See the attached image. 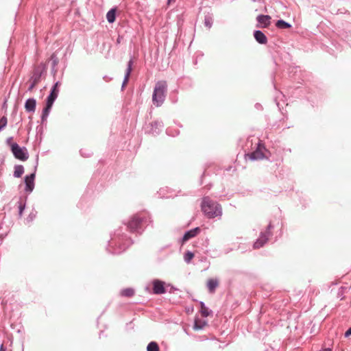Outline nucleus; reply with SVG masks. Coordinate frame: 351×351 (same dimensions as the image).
<instances>
[{
    "label": "nucleus",
    "mask_w": 351,
    "mask_h": 351,
    "mask_svg": "<svg viewBox=\"0 0 351 351\" xmlns=\"http://www.w3.org/2000/svg\"><path fill=\"white\" fill-rule=\"evenodd\" d=\"M34 178L35 173H32L29 176H27L25 178V182L26 185V191H32L34 187Z\"/></svg>",
    "instance_id": "1a4fd4ad"
},
{
    "label": "nucleus",
    "mask_w": 351,
    "mask_h": 351,
    "mask_svg": "<svg viewBox=\"0 0 351 351\" xmlns=\"http://www.w3.org/2000/svg\"><path fill=\"white\" fill-rule=\"evenodd\" d=\"M256 40L261 44H266L267 43V38L266 36L259 30H256L254 34Z\"/></svg>",
    "instance_id": "9d476101"
},
{
    "label": "nucleus",
    "mask_w": 351,
    "mask_h": 351,
    "mask_svg": "<svg viewBox=\"0 0 351 351\" xmlns=\"http://www.w3.org/2000/svg\"><path fill=\"white\" fill-rule=\"evenodd\" d=\"M131 71H132V61L130 60L128 62V68H127V70H126V73H125V80H124V82H123V85H125L128 82V78H129V76L130 75Z\"/></svg>",
    "instance_id": "4be33fe9"
},
{
    "label": "nucleus",
    "mask_w": 351,
    "mask_h": 351,
    "mask_svg": "<svg viewBox=\"0 0 351 351\" xmlns=\"http://www.w3.org/2000/svg\"><path fill=\"white\" fill-rule=\"evenodd\" d=\"M201 306V314L203 317H206L210 315V311L203 302L200 303Z\"/></svg>",
    "instance_id": "412c9836"
},
{
    "label": "nucleus",
    "mask_w": 351,
    "mask_h": 351,
    "mask_svg": "<svg viewBox=\"0 0 351 351\" xmlns=\"http://www.w3.org/2000/svg\"><path fill=\"white\" fill-rule=\"evenodd\" d=\"M270 236L269 230H267L265 232H262L259 237V238L256 240V241L254 243V248L258 249L264 245L269 239Z\"/></svg>",
    "instance_id": "0eeeda50"
},
{
    "label": "nucleus",
    "mask_w": 351,
    "mask_h": 351,
    "mask_svg": "<svg viewBox=\"0 0 351 351\" xmlns=\"http://www.w3.org/2000/svg\"><path fill=\"white\" fill-rule=\"evenodd\" d=\"M144 217L138 215H134L128 222V227L131 232H134L141 228Z\"/></svg>",
    "instance_id": "423d86ee"
},
{
    "label": "nucleus",
    "mask_w": 351,
    "mask_h": 351,
    "mask_svg": "<svg viewBox=\"0 0 351 351\" xmlns=\"http://www.w3.org/2000/svg\"><path fill=\"white\" fill-rule=\"evenodd\" d=\"M218 285L219 282L217 279H209L207 282V287L210 293H213Z\"/></svg>",
    "instance_id": "2eb2a0df"
},
{
    "label": "nucleus",
    "mask_w": 351,
    "mask_h": 351,
    "mask_svg": "<svg viewBox=\"0 0 351 351\" xmlns=\"http://www.w3.org/2000/svg\"><path fill=\"white\" fill-rule=\"evenodd\" d=\"M36 101L34 99H28L25 104V108L27 112H34L36 109Z\"/></svg>",
    "instance_id": "ddd939ff"
},
{
    "label": "nucleus",
    "mask_w": 351,
    "mask_h": 351,
    "mask_svg": "<svg viewBox=\"0 0 351 351\" xmlns=\"http://www.w3.org/2000/svg\"><path fill=\"white\" fill-rule=\"evenodd\" d=\"M147 351H159V347L157 343L154 341L150 342L147 347Z\"/></svg>",
    "instance_id": "aec40b11"
},
{
    "label": "nucleus",
    "mask_w": 351,
    "mask_h": 351,
    "mask_svg": "<svg viewBox=\"0 0 351 351\" xmlns=\"http://www.w3.org/2000/svg\"><path fill=\"white\" fill-rule=\"evenodd\" d=\"M121 295L125 297H132L134 295V290L132 288H126L121 291Z\"/></svg>",
    "instance_id": "dca6fc26"
},
{
    "label": "nucleus",
    "mask_w": 351,
    "mask_h": 351,
    "mask_svg": "<svg viewBox=\"0 0 351 351\" xmlns=\"http://www.w3.org/2000/svg\"><path fill=\"white\" fill-rule=\"evenodd\" d=\"M175 1H176V0H168L167 4L170 5L171 3H174Z\"/></svg>",
    "instance_id": "cd10ccee"
},
{
    "label": "nucleus",
    "mask_w": 351,
    "mask_h": 351,
    "mask_svg": "<svg viewBox=\"0 0 351 351\" xmlns=\"http://www.w3.org/2000/svg\"><path fill=\"white\" fill-rule=\"evenodd\" d=\"M12 138H9L8 140H7V143L8 145H10V146L11 147V144L12 143Z\"/></svg>",
    "instance_id": "a878e982"
},
{
    "label": "nucleus",
    "mask_w": 351,
    "mask_h": 351,
    "mask_svg": "<svg viewBox=\"0 0 351 351\" xmlns=\"http://www.w3.org/2000/svg\"><path fill=\"white\" fill-rule=\"evenodd\" d=\"M35 85H36V82H34V83L29 88V90H32V88L34 87Z\"/></svg>",
    "instance_id": "bb28decb"
},
{
    "label": "nucleus",
    "mask_w": 351,
    "mask_h": 351,
    "mask_svg": "<svg viewBox=\"0 0 351 351\" xmlns=\"http://www.w3.org/2000/svg\"><path fill=\"white\" fill-rule=\"evenodd\" d=\"M271 16L269 15H259L257 16V21L262 24V27H267L270 25Z\"/></svg>",
    "instance_id": "9b49d317"
},
{
    "label": "nucleus",
    "mask_w": 351,
    "mask_h": 351,
    "mask_svg": "<svg viewBox=\"0 0 351 351\" xmlns=\"http://www.w3.org/2000/svg\"><path fill=\"white\" fill-rule=\"evenodd\" d=\"M11 150L16 158L23 161L27 160L28 153L26 148L21 147L17 143H12Z\"/></svg>",
    "instance_id": "20e7f679"
},
{
    "label": "nucleus",
    "mask_w": 351,
    "mask_h": 351,
    "mask_svg": "<svg viewBox=\"0 0 351 351\" xmlns=\"http://www.w3.org/2000/svg\"><path fill=\"white\" fill-rule=\"evenodd\" d=\"M201 208L205 216L209 219L221 216L222 214L221 206L208 197L203 198Z\"/></svg>",
    "instance_id": "f257e3e1"
},
{
    "label": "nucleus",
    "mask_w": 351,
    "mask_h": 351,
    "mask_svg": "<svg viewBox=\"0 0 351 351\" xmlns=\"http://www.w3.org/2000/svg\"><path fill=\"white\" fill-rule=\"evenodd\" d=\"M194 257V254L193 253H192L191 252H187L185 254H184V261L189 263L191 260L192 258Z\"/></svg>",
    "instance_id": "5701e85b"
},
{
    "label": "nucleus",
    "mask_w": 351,
    "mask_h": 351,
    "mask_svg": "<svg viewBox=\"0 0 351 351\" xmlns=\"http://www.w3.org/2000/svg\"><path fill=\"white\" fill-rule=\"evenodd\" d=\"M107 20L109 23H113L115 21V10L112 9L106 14Z\"/></svg>",
    "instance_id": "6ab92c4d"
},
{
    "label": "nucleus",
    "mask_w": 351,
    "mask_h": 351,
    "mask_svg": "<svg viewBox=\"0 0 351 351\" xmlns=\"http://www.w3.org/2000/svg\"><path fill=\"white\" fill-rule=\"evenodd\" d=\"M199 232V228H195L188 232H186L183 237V242L188 241L189 239L195 237Z\"/></svg>",
    "instance_id": "f8f14e48"
},
{
    "label": "nucleus",
    "mask_w": 351,
    "mask_h": 351,
    "mask_svg": "<svg viewBox=\"0 0 351 351\" xmlns=\"http://www.w3.org/2000/svg\"><path fill=\"white\" fill-rule=\"evenodd\" d=\"M167 90V82L160 81L156 84L152 96V101L156 106H160L164 101Z\"/></svg>",
    "instance_id": "f03ea898"
},
{
    "label": "nucleus",
    "mask_w": 351,
    "mask_h": 351,
    "mask_svg": "<svg viewBox=\"0 0 351 351\" xmlns=\"http://www.w3.org/2000/svg\"><path fill=\"white\" fill-rule=\"evenodd\" d=\"M24 173L23 167L22 165H17L14 167V176L16 178H20Z\"/></svg>",
    "instance_id": "f3484780"
},
{
    "label": "nucleus",
    "mask_w": 351,
    "mask_h": 351,
    "mask_svg": "<svg viewBox=\"0 0 351 351\" xmlns=\"http://www.w3.org/2000/svg\"><path fill=\"white\" fill-rule=\"evenodd\" d=\"M7 123H8V120H7V118L5 117H3L1 119H0V130L5 128L7 125Z\"/></svg>",
    "instance_id": "b1692460"
},
{
    "label": "nucleus",
    "mask_w": 351,
    "mask_h": 351,
    "mask_svg": "<svg viewBox=\"0 0 351 351\" xmlns=\"http://www.w3.org/2000/svg\"><path fill=\"white\" fill-rule=\"evenodd\" d=\"M320 351H332V349H330V348H324V349L321 350Z\"/></svg>",
    "instance_id": "c85d7f7f"
},
{
    "label": "nucleus",
    "mask_w": 351,
    "mask_h": 351,
    "mask_svg": "<svg viewBox=\"0 0 351 351\" xmlns=\"http://www.w3.org/2000/svg\"><path fill=\"white\" fill-rule=\"evenodd\" d=\"M207 325V322L204 319L196 318L193 326L194 330H198L203 329Z\"/></svg>",
    "instance_id": "4468645a"
},
{
    "label": "nucleus",
    "mask_w": 351,
    "mask_h": 351,
    "mask_svg": "<svg viewBox=\"0 0 351 351\" xmlns=\"http://www.w3.org/2000/svg\"><path fill=\"white\" fill-rule=\"evenodd\" d=\"M276 26L280 29H287L291 27V25L283 20H279L276 22Z\"/></svg>",
    "instance_id": "a211bd4d"
},
{
    "label": "nucleus",
    "mask_w": 351,
    "mask_h": 351,
    "mask_svg": "<svg viewBox=\"0 0 351 351\" xmlns=\"http://www.w3.org/2000/svg\"><path fill=\"white\" fill-rule=\"evenodd\" d=\"M266 151L263 145L258 143L256 149L250 154H245V158H249L251 160H262L267 157L265 155Z\"/></svg>",
    "instance_id": "39448f33"
},
{
    "label": "nucleus",
    "mask_w": 351,
    "mask_h": 351,
    "mask_svg": "<svg viewBox=\"0 0 351 351\" xmlns=\"http://www.w3.org/2000/svg\"><path fill=\"white\" fill-rule=\"evenodd\" d=\"M253 2H255L256 0H252Z\"/></svg>",
    "instance_id": "c756f323"
},
{
    "label": "nucleus",
    "mask_w": 351,
    "mask_h": 351,
    "mask_svg": "<svg viewBox=\"0 0 351 351\" xmlns=\"http://www.w3.org/2000/svg\"><path fill=\"white\" fill-rule=\"evenodd\" d=\"M165 291V283L162 281L159 280H154L153 281V292L155 294H162Z\"/></svg>",
    "instance_id": "6e6552de"
},
{
    "label": "nucleus",
    "mask_w": 351,
    "mask_h": 351,
    "mask_svg": "<svg viewBox=\"0 0 351 351\" xmlns=\"http://www.w3.org/2000/svg\"><path fill=\"white\" fill-rule=\"evenodd\" d=\"M350 335H351V327L345 332V336L346 337H349Z\"/></svg>",
    "instance_id": "393cba45"
},
{
    "label": "nucleus",
    "mask_w": 351,
    "mask_h": 351,
    "mask_svg": "<svg viewBox=\"0 0 351 351\" xmlns=\"http://www.w3.org/2000/svg\"><path fill=\"white\" fill-rule=\"evenodd\" d=\"M58 86H59V82H56L55 84V85L53 86L50 95L47 97L46 107L43 109V115H42L43 120L47 118V117L48 116L49 111L53 106V104L58 97V95L59 93Z\"/></svg>",
    "instance_id": "7ed1b4c3"
}]
</instances>
